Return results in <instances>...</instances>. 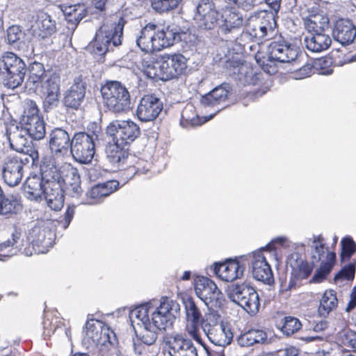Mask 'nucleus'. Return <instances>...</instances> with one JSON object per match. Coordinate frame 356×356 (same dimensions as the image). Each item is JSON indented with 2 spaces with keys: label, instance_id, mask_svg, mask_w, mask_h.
<instances>
[{
  "label": "nucleus",
  "instance_id": "obj_11",
  "mask_svg": "<svg viewBox=\"0 0 356 356\" xmlns=\"http://www.w3.org/2000/svg\"><path fill=\"white\" fill-rule=\"evenodd\" d=\"M229 300L241 306L248 313L255 314L259 312L260 299L254 287L247 282L230 283L227 288Z\"/></svg>",
  "mask_w": 356,
  "mask_h": 356
},
{
  "label": "nucleus",
  "instance_id": "obj_25",
  "mask_svg": "<svg viewBox=\"0 0 356 356\" xmlns=\"http://www.w3.org/2000/svg\"><path fill=\"white\" fill-rule=\"evenodd\" d=\"M232 86L229 83L224 82L202 96L200 102L205 106H213L225 102L232 94Z\"/></svg>",
  "mask_w": 356,
  "mask_h": 356
},
{
  "label": "nucleus",
  "instance_id": "obj_30",
  "mask_svg": "<svg viewBox=\"0 0 356 356\" xmlns=\"http://www.w3.org/2000/svg\"><path fill=\"white\" fill-rule=\"evenodd\" d=\"M106 148V159L113 166L119 167L124 164L129 155V146H123L117 141Z\"/></svg>",
  "mask_w": 356,
  "mask_h": 356
},
{
  "label": "nucleus",
  "instance_id": "obj_29",
  "mask_svg": "<svg viewBox=\"0 0 356 356\" xmlns=\"http://www.w3.org/2000/svg\"><path fill=\"white\" fill-rule=\"evenodd\" d=\"M23 177V170L8 156L3 162L2 177L4 182L9 186L18 185Z\"/></svg>",
  "mask_w": 356,
  "mask_h": 356
},
{
  "label": "nucleus",
  "instance_id": "obj_39",
  "mask_svg": "<svg viewBox=\"0 0 356 356\" xmlns=\"http://www.w3.org/2000/svg\"><path fill=\"white\" fill-rule=\"evenodd\" d=\"M46 123L43 117L37 118L24 124L20 125L24 129L25 134H28L29 137L35 140L43 139L46 136Z\"/></svg>",
  "mask_w": 356,
  "mask_h": 356
},
{
  "label": "nucleus",
  "instance_id": "obj_12",
  "mask_svg": "<svg viewBox=\"0 0 356 356\" xmlns=\"http://www.w3.org/2000/svg\"><path fill=\"white\" fill-rule=\"evenodd\" d=\"M194 288L197 296L209 309L220 308L224 305V295L211 279L197 276L194 279Z\"/></svg>",
  "mask_w": 356,
  "mask_h": 356
},
{
  "label": "nucleus",
  "instance_id": "obj_13",
  "mask_svg": "<svg viewBox=\"0 0 356 356\" xmlns=\"http://www.w3.org/2000/svg\"><path fill=\"white\" fill-rule=\"evenodd\" d=\"M106 134L112 137L113 141L130 147L140 135V129L136 123L130 120H114L107 126Z\"/></svg>",
  "mask_w": 356,
  "mask_h": 356
},
{
  "label": "nucleus",
  "instance_id": "obj_61",
  "mask_svg": "<svg viewBox=\"0 0 356 356\" xmlns=\"http://www.w3.org/2000/svg\"><path fill=\"white\" fill-rule=\"evenodd\" d=\"M147 346L140 341H138V339H135L133 338V350L136 355H143Z\"/></svg>",
  "mask_w": 356,
  "mask_h": 356
},
{
  "label": "nucleus",
  "instance_id": "obj_36",
  "mask_svg": "<svg viewBox=\"0 0 356 356\" xmlns=\"http://www.w3.org/2000/svg\"><path fill=\"white\" fill-rule=\"evenodd\" d=\"M336 253L334 252H328L325 261H323L321 263L319 268L316 270L312 276L310 282L321 283L325 280L331 273L336 263Z\"/></svg>",
  "mask_w": 356,
  "mask_h": 356
},
{
  "label": "nucleus",
  "instance_id": "obj_35",
  "mask_svg": "<svg viewBox=\"0 0 356 356\" xmlns=\"http://www.w3.org/2000/svg\"><path fill=\"white\" fill-rule=\"evenodd\" d=\"M29 76L26 82V88L29 90L36 84L40 83L50 74L47 73L44 65L40 62L34 61L27 66Z\"/></svg>",
  "mask_w": 356,
  "mask_h": 356
},
{
  "label": "nucleus",
  "instance_id": "obj_59",
  "mask_svg": "<svg viewBox=\"0 0 356 356\" xmlns=\"http://www.w3.org/2000/svg\"><path fill=\"white\" fill-rule=\"evenodd\" d=\"M255 344L268 343L267 333L261 330H250Z\"/></svg>",
  "mask_w": 356,
  "mask_h": 356
},
{
  "label": "nucleus",
  "instance_id": "obj_44",
  "mask_svg": "<svg viewBox=\"0 0 356 356\" xmlns=\"http://www.w3.org/2000/svg\"><path fill=\"white\" fill-rule=\"evenodd\" d=\"M40 110L36 104V102L31 99H26L24 104L23 113L21 116L19 124H24L30 121L36 120L37 118H42L40 115Z\"/></svg>",
  "mask_w": 356,
  "mask_h": 356
},
{
  "label": "nucleus",
  "instance_id": "obj_57",
  "mask_svg": "<svg viewBox=\"0 0 356 356\" xmlns=\"http://www.w3.org/2000/svg\"><path fill=\"white\" fill-rule=\"evenodd\" d=\"M252 336L250 330L241 334L237 339L238 344L241 347H249L254 345V342L252 341Z\"/></svg>",
  "mask_w": 356,
  "mask_h": 356
},
{
  "label": "nucleus",
  "instance_id": "obj_32",
  "mask_svg": "<svg viewBox=\"0 0 356 356\" xmlns=\"http://www.w3.org/2000/svg\"><path fill=\"white\" fill-rule=\"evenodd\" d=\"M23 206L19 195H6L0 203V215L12 217L22 212Z\"/></svg>",
  "mask_w": 356,
  "mask_h": 356
},
{
  "label": "nucleus",
  "instance_id": "obj_46",
  "mask_svg": "<svg viewBox=\"0 0 356 356\" xmlns=\"http://www.w3.org/2000/svg\"><path fill=\"white\" fill-rule=\"evenodd\" d=\"M340 259L341 262L350 260L356 252V243L350 236L343 237L341 241Z\"/></svg>",
  "mask_w": 356,
  "mask_h": 356
},
{
  "label": "nucleus",
  "instance_id": "obj_40",
  "mask_svg": "<svg viewBox=\"0 0 356 356\" xmlns=\"http://www.w3.org/2000/svg\"><path fill=\"white\" fill-rule=\"evenodd\" d=\"M17 131L13 132L11 136H8L10 146L12 149L17 152H24V151L29 152V149L32 147L30 146L29 143L31 141L28 134H25L24 129L17 127Z\"/></svg>",
  "mask_w": 356,
  "mask_h": 356
},
{
  "label": "nucleus",
  "instance_id": "obj_54",
  "mask_svg": "<svg viewBox=\"0 0 356 356\" xmlns=\"http://www.w3.org/2000/svg\"><path fill=\"white\" fill-rule=\"evenodd\" d=\"M200 326V325L191 326V330H188V333L195 341H196L199 344H200L204 348L207 355L211 356V350H210L209 347L204 342L199 333Z\"/></svg>",
  "mask_w": 356,
  "mask_h": 356
},
{
  "label": "nucleus",
  "instance_id": "obj_10",
  "mask_svg": "<svg viewBox=\"0 0 356 356\" xmlns=\"http://www.w3.org/2000/svg\"><path fill=\"white\" fill-rule=\"evenodd\" d=\"M103 104L113 113H123L131 108L130 93L118 81H107L100 88Z\"/></svg>",
  "mask_w": 356,
  "mask_h": 356
},
{
  "label": "nucleus",
  "instance_id": "obj_43",
  "mask_svg": "<svg viewBox=\"0 0 356 356\" xmlns=\"http://www.w3.org/2000/svg\"><path fill=\"white\" fill-rule=\"evenodd\" d=\"M19 155L11 156V158L21 168H24V165L31 163L32 166L40 165L41 161L39 160V154L38 150L31 148L29 152L24 151V152H19Z\"/></svg>",
  "mask_w": 356,
  "mask_h": 356
},
{
  "label": "nucleus",
  "instance_id": "obj_20",
  "mask_svg": "<svg viewBox=\"0 0 356 356\" xmlns=\"http://www.w3.org/2000/svg\"><path fill=\"white\" fill-rule=\"evenodd\" d=\"M333 39L346 47L354 42L356 37V27L349 19H337L332 29Z\"/></svg>",
  "mask_w": 356,
  "mask_h": 356
},
{
  "label": "nucleus",
  "instance_id": "obj_7",
  "mask_svg": "<svg viewBox=\"0 0 356 356\" xmlns=\"http://www.w3.org/2000/svg\"><path fill=\"white\" fill-rule=\"evenodd\" d=\"M282 0H271L266 3L270 10H263L252 18L247 26L250 36L259 40L270 39L277 26V18L281 7Z\"/></svg>",
  "mask_w": 356,
  "mask_h": 356
},
{
  "label": "nucleus",
  "instance_id": "obj_62",
  "mask_svg": "<svg viewBox=\"0 0 356 356\" xmlns=\"http://www.w3.org/2000/svg\"><path fill=\"white\" fill-rule=\"evenodd\" d=\"M102 333L110 344L115 345V343L118 342L115 333L109 327H107L106 330H103Z\"/></svg>",
  "mask_w": 356,
  "mask_h": 356
},
{
  "label": "nucleus",
  "instance_id": "obj_15",
  "mask_svg": "<svg viewBox=\"0 0 356 356\" xmlns=\"http://www.w3.org/2000/svg\"><path fill=\"white\" fill-rule=\"evenodd\" d=\"M268 53L279 63L293 65L299 64V59L303 56L294 46L285 41L281 36L268 45Z\"/></svg>",
  "mask_w": 356,
  "mask_h": 356
},
{
  "label": "nucleus",
  "instance_id": "obj_18",
  "mask_svg": "<svg viewBox=\"0 0 356 356\" xmlns=\"http://www.w3.org/2000/svg\"><path fill=\"white\" fill-rule=\"evenodd\" d=\"M161 99L153 95L143 96L138 105L136 115L141 122H152L163 110Z\"/></svg>",
  "mask_w": 356,
  "mask_h": 356
},
{
  "label": "nucleus",
  "instance_id": "obj_33",
  "mask_svg": "<svg viewBox=\"0 0 356 356\" xmlns=\"http://www.w3.org/2000/svg\"><path fill=\"white\" fill-rule=\"evenodd\" d=\"M58 90H60V77L54 74H50L29 92L42 97Z\"/></svg>",
  "mask_w": 356,
  "mask_h": 356
},
{
  "label": "nucleus",
  "instance_id": "obj_53",
  "mask_svg": "<svg viewBox=\"0 0 356 356\" xmlns=\"http://www.w3.org/2000/svg\"><path fill=\"white\" fill-rule=\"evenodd\" d=\"M229 2L236 5L238 8L245 11H250L255 7L263 3H267L268 0H228ZM271 0H269L270 1Z\"/></svg>",
  "mask_w": 356,
  "mask_h": 356
},
{
  "label": "nucleus",
  "instance_id": "obj_41",
  "mask_svg": "<svg viewBox=\"0 0 356 356\" xmlns=\"http://www.w3.org/2000/svg\"><path fill=\"white\" fill-rule=\"evenodd\" d=\"M36 24L39 31L38 36L41 39L48 38L56 32V22L47 13L38 17Z\"/></svg>",
  "mask_w": 356,
  "mask_h": 356
},
{
  "label": "nucleus",
  "instance_id": "obj_27",
  "mask_svg": "<svg viewBox=\"0 0 356 356\" xmlns=\"http://www.w3.org/2000/svg\"><path fill=\"white\" fill-rule=\"evenodd\" d=\"M287 264L291 268V273L296 278L307 279L312 274L315 264H309L302 258L301 254L293 252L287 258Z\"/></svg>",
  "mask_w": 356,
  "mask_h": 356
},
{
  "label": "nucleus",
  "instance_id": "obj_34",
  "mask_svg": "<svg viewBox=\"0 0 356 356\" xmlns=\"http://www.w3.org/2000/svg\"><path fill=\"white\" fill-rule=\"evenodd\" d=\"M306 48L312 52L319 53L327 50L331 45L329 34L307 35L304 40Z\"/></svg>",
  "mask_w": 356,
  "mask_h": 356
},
{
  "label": "nucleus",
  "instance_id": "obj_1",
  "mask_svg": "<svg viewBox=\"0 0 356 356\" xmlns=\"http://www.w3.org/2000/svg\"><path fill=\"white\" fill-rule=\"evenodd\" d=\"M150 303H143L129 311V317L138 341L147 347L154 345L159 330L172 327L180 315V305L167 297L162 298L160 305L151 314Z\"/></svg>",
  "mask_w": 356,
  "mask_h": 356
},
{
  "label": "nucleus",
  "instance_id": "obj_56",
  "mask_svg": "<svg viewBox=\"0 0 356 356\" xmlns=\"http://www.w3.org/2000/svg\"><path fill=\"white\" fill-rule=\"evenodd\" d=\"M302 280L301 278H296L293 273H291L290 280L289 283H286V277L284 279L282 277H280L279 280L280 282V291H288L291 290L292 289L296 288L297 284V281Z\"/></svg>",
  "mask_w": 356,
  "mask_h": 356
},
{
  "label": "nucleus",
  "instance_id": "obj_19",
  "mask_svg": "<svg viewBox=\"0 0 356 356\" xmlns=\"http://www.w3.org/2000/svg\"><path fill=\"white\" fill-rule=\"evenodd\" d=\"M31 37L23 26L18 24L9 26L5 32L4 42L12 49L17 51H26L29 49Z\"/></svg>",
  "mask_w": 356,
  "mask_h": 356
},
{
  "label": "nucleus",
  "instance_id": "obj_9",
  "mask_svg": "<svg viewBox=\"0 0 356 356\" xmlns=\"http://www.w3.org/2000/svg\"><path fill=\"white\" fill-rule=\"evenodd\" d=\"M27 71L26 62L15 53L6 51L0 56V79L5 87L15 89L20 86Z\"/></svg>",
  "mask_w": 356,
  "mask_h": 356
},
{
  "label": "nucleus",
  "instance_id": "obj_4",
  "mask_svg": "<svg viewBox=\"0 0 356 356\" xmlns=\"http://www.w3.org/2000/svg\"><path fill=\"white\" fill-rule=\"evenodd\" d=\"M193 19L199 31L208 41L216 43L218 40V27L222 14L217 9L213 0H191Z\"/></svg>",
  "mask_w": 356,
  "mask_h": 356
},
{
  "label": "nucleus",
  "instance_id": "obj_38",
  "mask_svg": "<svg viewBox=\"0 0 356 356\" xmlns=\"http://www.w3.org/2000/svg\"><path fill=\"white\" fill-rule=\"evenodd\" d=\"M182 300L186 310L187 321L191 322V326H202L204 319L194 299L190 296H186L182 298Z\"/></svg>",
  "mask_w": 356,
  "mask_h": 356
},
{
  "label": "nucleus",
  "instance_id": "obj_64",
  "mask_svg": "<svg viewBox=\"0 0 356 356\" xmlns=\"http://www.w3.org/2000/svg\"><path fill=\"white\" fill-rule=\"evenodd\" d=\"M188 111V110L187 107H186L184 109V111H182L181 124H182L183 121L185 120L186 122L190 123L193 126L197 124V120L194 117H193L191 118L186 117V114H187Z\"/></svg>",
  "mask_w": 356,
  "mask_h": 356
},
{
  "label": "nucleus",
  "instance_id": "obj_58",
  "mask_svg": "<svg viewBox=\"0 0 356 356\" xmlns=\"http://www.w3.org/2000/svg\"><path fill=\"white\" fill-rule=\"evenodd\" d=\"M140 172L138 168H136L135 165H129L127 168L120 171V175L123 179H125L123 184H124L127 181L131 179L136 175H138Z\"/></svg>",
  "mask_w": 356,
  "mask_h": 356
},
{
  "label": "nucleus",
  "instance_id": "obj_8",
  "mask_svg": "<svg viewBox=\"0 0 356 356\" xmlns=\"http://www.w3.org/2000/svg\"><path fill=\"white\" fill-rule=\"evenodd\" d=\"M88 127L87 131L74 132L72 136L70 152L72 158L81 164L91 163L95 153V140L99 138L101 127L96 123Z\"/></svg>",
  "mask_w": 356,
  "mask_h": 356
},
{
  "label": "nucleus",
  "instance_id": "obj_22",
  "mask_svg": "<svg viewBox=\"0 0 356 356\" xmlns=\"http://www.w3.org/2000/svg\"><path fill=\"white\" fill-rule=\"evenodd\" d=\"M72 135L61 127H56L49 134V146L55 154L65 155L68 153Z\"/></svg>",
  "mask_w": 356,
  "mask_h": 356
},
{
  "label": "nucleus",
  "instance_id": "obj_52",
  "mask_svg": "<svg viewBox=\"0 0 356 356\" xmlns=\"http://www.w3.org/2000/svg\"><path fill=\"white\" fill-rule=\"evenodd\" d=\"M60 90L51 92L40 97L43 99V109L44 112H49L56 108L59 104Z\"/></svg>",
  "mask_w": 356,
  "mask_h": 356
},
{
  "label": "nucleus",
  "instance_id": "obj_5",
  "mask_svg": "<svg viewBox=\"0 0 356 356\" xmlns=\"http://www.w3.org/2000/svg\"><path fill=\"white\" fill-rule=\"evenodd\" d=\"M188 58L181 54H165L159 60L148 64L143 74L149 79L167 81L186 73Z\"/></svg>",
  "mask_w": 356,
  "mask_h": 356
},
{
  "label": "nucleus",
  "instance_id": "obj_23",
  "mask_svg": "<svg viewBox=\"0 0 356 356\" xmlns=\"http://www.w3.org/2000/svg\"><path fill=\"white\" fill-rule=\"evenodd\" d=\"M157 25L153 23L147 24L141 29L140 35L136 38V42L140 49L145 53L159 51V42L156 36Z\"/></svg>",
  "mask_w": 356,
  "mask_h": 356
},
{
  "label": "nucleus",
  "instance_id": "obj_45",
  "mask_svg": "<svg viewBox=\"0 0 356 356\" xmlns=\"http://www.w3.org/2000/svg\"><path fill=\"white\" fill-rule=\"evenodd\" d=\"M184 0H150L152 9L162 14L175 10Z\"/></svg>",
  "mask_w": 356,
  "mask_h": 356
},
{
  "label": "nucleus",
  "instance_id": "obj_60",
  "mask_svg": "<svg viewBox=\"0 0 356 356\" xmlns=\"http://www.w3.org/2000/svg\"><path fill=\"white\" fill-rule=\"evenodd\" d=\"M75 213V206L74 205H69L65 211L64 216V228L68 227L72 220L73 219L74 215Z\"/></svg>",
  "mask_w": 356,
  "mask_h": 356
},
{
  "label": "nucleus",
  "instance_id": "obj_48",
  "mask_svg": "<svg viewBox=\"0 0 356 356\" xmlns=\"http://www.w3.org/2000/svg\"><path fill=\"white\" fill-rule=\"evenodd\" d=\"M282 325L281 327L282 332L290 336L297 332L302 327V324L298 318L293 316H285L281 321Z\"/></svg>",
  "mask_w": 356,
  "mask_h": 356
},
{
  "label": "nucleus",
  "instance_id": "obj_42",
  "mask_svg": "<svg viewBox=\"0 0 356 356\" xmlns=\"http://www.w3.org/2000/svg\"><path fill=\"white\" fill-rule=\"evenodd\" d=\"M338 300L334 290H326L320 301L318 312L321 316L326 317L331 311L337 307Z\"/></svg>",
  "mask_w": 356,
  "mask_h": 356
},
{
  "label": "nucleus",
  "instance_id": "obj_24",
  "mask_svg": "<svg viewBox=\"0 0 356 356\" xmlns=\"http://www.w3.org/2000/svg\"><path fill=\"white\" fill-rule=\"evenodd\" d=\"M51 230L41 226H34L29 230L28 240L32 245L35 253H44L51 243Z\"/></svg>",
  "mask_w": 356,
  "mask_h": 356
},
{
  "label": "nucleus",
  "instance_id": "obj_55",
  "mask_svg": "<svg viewBox=\"0 0 356 356\" xmlns=\"http://www.w3.org/2000/svg\"><path fill=\"white\" fill-rule=\"evenodd\" d=\"M312 248H314V250L312 253V263L316 264L321 260L324 256L325 250H327V248L325 247V243L316 244L313 245Z\"/></svg>",
  "mask_w": 356,
  "mask_h": 356
},
{
  "label": "nucleus",
  "instance_id": "obj_50",
  "mask_svg": "<svg viewBox=\"0 0 356 356\" xmlns=\"http://www.w3.org/2000/svg\"><path fill=\"white\" fill-rule=\"evenodd\" d=\"M355 273V265L349 263L345 265L335 275L334 281L337 283L342 280H353Z\"/></svg>",
  "mask_w": 356,
  "mask_h": 356
},
{
  "label": "nucleus",
  "instance_id": "obj_49",
  "mask_svg": "<svg viewBox=\"0 0 356 356\" xmlns=\"http://www.w3.org/2000/svg\"><path fill=\"white\" fill-rule=\"evenodd\" d=\"M307 30L314 29H330V19L327 16H314L313 19H309L305 23Z\"/></svg>",
  "mask_w": 356,
  "mask_h": 356
},
{
  "label": "nucleus",
  "instance_id": "obj_17",
  "mask_svg": "<svg viewBox=\"0 0 356 356\" xmlns=\"http://www.w3.org/2000/svg\"><path fill=\"white\" fill-rule=\"evenodd\" d=\"M213 270L222 280L234 283L233 281L243 275L245 266L237 258H227L224 262H215Z\"/></svg>",
  "mask_w": 356,
  "mask_h": 356
},
{
  "label": "nucleus",
  "instance_id": "obj_3",
  "mask_svg": "<svg viewBox=\"0 0 356 356\" xmlns=\"http://www.w3.org/2000/svg\"><path fill=\"white\" fill-rule=\"evenodd\" d=\"M127 20L124 17L118 18L113 24H103L96 31L93 40L86 47L90 54L103 56L113 51L122 43L124 27Z\"/></svg>",
  "mask_w": 356,
  "mask_h": 356
},
{
  "label": "nucleus",
  "instance_id": "obj_6",
  "mask_svg": "<svg viewBox=\"0 0 356 356\" xmlns=\"http://www.w3.org/2000/svg\"><path fill=\"white\" fill-rule=\"evenodd\" d=\"M50 174L49 159L44 157L40 163V175H34L29 177L23 184V190L26 197L31 200L38 201L43 195L48 207L56 211L54 205V193L50 191L52 179L46 176Z\"/></svg>",
  "mask_w": 356,
  "mask_h": 356
},
{
  "label": "nucleus",
  "instance_id": "obj_14",
  "mask_svg": "<svg viewBox=\"0 0 356 356\" xmlns=\"http://www.w3.org/2000/svg\"><path fill=\"white\" fill-rule=\"evenodd\" d=\"M93 76L81 74L74 79L72 85L63 94L62 103L68 109L78 110L83 103L86 89Z\"/></svg>",
  "mask_w": 356,
  "mask_h": 356
},
{
  "label": "nucleus",
  "instance_id": "obj_21",
  "mask_svg": "<svg viewBox=\"0 0 356 356\" xmlns=\"http://www.w3.org/2000/svg\"><path fill=\"white\" fill-rule=\"evenodd\" d=\"M262 251L254 254L252 258V273L255 280L270 285L274 282L273 273Z\"/></svg>",
  "mask_w": 356,
  "mask_h": 356
},
{
  "label": "nucleus",
  "instance_id": "obj_31",
  "mask_svg": "<svg viewBox=\"0 0 356 356\" xmlns=\"http://www.w3.org/2000/svg\"><path fill=\"white\" fill-rule=\"evenodd\" d=\"M65 20L76 28L80 22L88 15V7L84 3L65 6L62 8Z\"/></svg>",
  "mask_w": 356,
  "mask_h": 356
},
{
  "label": "nucleus",
  "instance_id": "obj_2",
  "mask_svg": "<svg viewBox=\"0 0 356 356\" xmlns=\"http://www.w3.org/2000/svg\"><path fill=\"white\" fill-rule=\"evenodd\" d=\"M50 174L47 177L52 179L50 191L54 193L56 211H60L64 205L65 195L79 198L83 193L81 186V177L79 170L70 163L56 166L49 159Z\"/></svg>",
  "mask_w": 356,
  "mask_h": 356
},
{
  "label": "nucleus",
  "instance_id": "obj_63",
  "mask_svg": "<svg viewBox=\"0 0 356 356\" xmlns=\"http://www.w3.org/2000/svg\"><path fill=\"white\" fill-rule=\"evenodd\" d=\"M286 238L282 236L277 237L274 240L272 241L271 243L267 244L265 247L261 248V250H266L268 252H271L275 249V243L280 244L281 245H284L286 242Z\"/></svg>",
  "mask_w": 356,
  "mask_h": 356
},
{
  "label": "nucleus",
  "instance_id": "obj_47",
  "mask_svg": "<svg viewBox=\"0 0 356 356\" xmlns=\"http://www.w3.org/2000/svg\"><path fill=\"white\" fill-rule=\"evenodd\" d=\"M255 60L257 63L261 67V69L268 74H273L277 72V60L274 58H270V55L263 56L261 54H257L255 55Z\"/></svg>",
  "mask_w": 356,
  "mask_h": 356
},
{
  "label": "nucleus",
  "instance_id": "obj_26",
  "mask_svg": "<svg viewBox=\"0 0 356 356\" xmlns=\"http://www.w3.org/2000/svg\"><path fill=\"white\" fill-rule=\"evenodd\" d=\"M120 187V182L115 179H111L105 182L98 183L86 192V195L91 201L90 204L99 203L102 200L116 191Z\"/></svg>",
  "mask_w": 356,
  "mask_h": 356
},
{
  "label": "nucleus",
  "instance_id": "obj_28",
  "mask_svg": "<svg viewBox=\"0 0 356 356\" xmlns=\"http://www.w3.org/2000/svg\"><path fill=\"white\" fill-rule=\"evenodd\" d=\"M243 22V15L236 8H232L225 15H222V19L218 27V35H227L234 30L242 26Z\"/></svg>",
  "mask_w": 356,
  "mask_h": 356
},
{
  "label": "nucleus",
  "instance_id": "obj_51",
  "mask_svg": "<svg viewBox=\"0 0 356 356\" xmlns=\"http://www.w3.org/2000/svg\"><path fill=\"white\" fill-rule=\"evenodd\" d=\"M303 56L304 55L300 58L298 65L291 64L293 66V69H291V70L294 71L296 79H302L311 76L314 70V66L310 63L301 65V60Z\"/></svg>",
  "mask_w": 356,
  "mask_h": 356
},
{
  "label": "nucleus",
  "instance_id": "obj_16",
  "mask_svg": "<svg viewBox=\"0 0 356 356\" xmlns=\"http://www.w3.org/2000/svg\"><path fill=\"white\" fill-rule=\"evenodd\" d=\"M156 36L159 42L158 49L161 50L182 40L186 41L188 33L178 24L171 23L163 25L162 28L157 26Z\"/></svg>",
  "mask_w": 356,
  "mask_h": 356
},
{
  "label": "nucleus",
  "instance_id": "obj_37",
  "mask_svg": "<svg viewBox=\"0 0 356 356\" xmlns=\"http://www.w3.org/2000/svg\"><path fill=\"white\" fill-rule=\"evenodd\" d=\"M166 343L170 356H184V353L186 351V348L191 346L192 341L185 334H180L170 337Z\"/></svg>",
  "mask_w": 356,
  "mask_h": 356
}]
</instances>
